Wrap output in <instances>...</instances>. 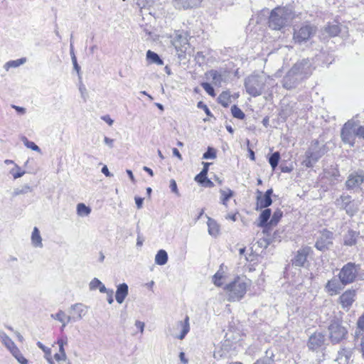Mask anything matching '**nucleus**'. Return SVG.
I'll return each instance as SVG.
<instances>
[{
	"mask_svg": "<svg viewBox=\"0 0 364 364\" xmlns=\"http://www.w3.org/2000/svg\"><path fill=\"white\" fill-rule=\"evenodd\" d=\"M333 232L323 229L320 232V235L315 243V247L319 251L324 252L331 248L333 245Z\"/></svg>",
	"mask_w": 364,
	"mask_h": 364,
	"instance_id": "obj_9",
	"label": "nucleus"
},
{
	"mask_svg": "<svg viewBox=\"0 0 364 364\" xmlns=\"http://www.w3.org/2000/svg\"><path fill=\"white\" fill-rule=\"evenodd\" d=\"M31 242L34 247H42V238L40 234V231L38 228L35 227L33 228L32 235H31Z\"/></svg>",
	"mask_w": 364,
	"mask_h": 364,
	"instance_id": "obj_29",
	"label": "nucleus"
},
{
	"mask_svg": "<svg viewBox=\"0 0 364 364\" xmlns=\"http://www.w3.org/2000/svg\"><path fill=\"white\" fill-rule=\"evenodd\" d=\"M146 59L151 63H155L159 65H162L164 64V61L161 59L159 55L150 50L146 52Z\"/></svg>",
	"mask_w": 364,
	"mask_h": 364,
	"instance_id": "obj_32",
	"label": "nucleus"
},
{
	"mask_svg": "<svg viewBox=\"0 0 364 364\" xmlns=\"http://www.w3.org/2000/svg\"><path fill=\"white\" fill-rule=\"evenodd\" d=\"M169 187L171 188V192H173V193H175L178 196H180L179 192H178V187H177L176 182V181L174 179H171L170 180Z\"/></svg>",
	"mask_w": 364,
	"mask_h": 364,
	"instance_id": "obj_54",
	"label": "nucleus"
},
{
	"mask_svg": "<svg viewBox=\"0 0 364 364\" xmlns=\"http://www.w3.org/2000/svg\"><path fill=\"white\" fill-rule=\"evenodd\" d=\"M296 68H291V70L284 77L282 80L283 87L287 90L295 87L302 79L295 74Z\"/></svg>",
	"mask_w": 364,
	"mask_h": 364,
	"instance_id": "obj_13",
	"label": "nucleus"
},
{
	"mask_svg": "<svg viewBox=\"0 0 364 364\" xmlns=\"http://www.w3.org/2000/svg\"><path fill=\"white\" fill-rule=\"evenodd\" d=\"M206 178H207V175H205L204 173L203 174V173L200 172L198 174H197L195 176L194 179L197 183H198L199 184H200L202 186Z\"/></svg>",
	"mask_w": 364,
	"mask_h": 364,
	"instance_id": "obj_55",
	"label": "nucleus"
},
{
	"mask_svg": "<svg viewBox=\"0 0 364 364\" xmlns=\"http://www.w3.org/2000/svg\"><path fill=\"white\" fill-rule=\"evenodd\" d=\"M325 341V337L321 333H315L309 337L308 346L311 350H315L321 347Z\"/></svg>",
	"mask_w": 364,
	"mask_h": 364,
	"instance_id": "obj_17",
	"label": "nucleus"
},
{
	"mask_svg": "<svg viewBox=\"0 0 364 364\" xmlns=\"http://www.w3.org/2000/svg\"><path fill=\"white\" fill-rule=\"evenodd\" d=\"M293 41L294 43L301 45L311 39L317 31V27L311 23H306L300 26L293 28Z\"/></svg>",
	"mask_w": 364,
	"mask_h": 364,
	"instance_id": "obj_4",
	"label": "nucleus"
},
{
	"mask_svg": "<svg viewBox=\"0 0 364 364\" xmlns=\"http://www.w3.org/2000/svg\"><path fill=\"white\" fill-rule=\"evenodd\" d=\"M26 62V58H20L15 60H10L7 62L4 68L8 71L11 68H17L21 65H23Z\"/></svg>",
	"mask_w": 364,
	"mask_h": 364,
	"instance_id": "obj_40",
	"label": "nucleus"
},
{
	"mask_svg": "<svg viewBox=\"0 0 364 364\" xmlns=\"http://www.w3.org/2000/svg\"><path fill=\"white\" fill-rule=\"evenodd\" d=\"M197 107L198 108H200V109H203V110H204V112H205V114L208 115V116H211V112L209 109V108L208 107V106L206 105H205L203 102H199L197 105Z\"/></svg>",
	"mask_w": 364,
	"mask_h": 364,
	"instance_id": "obj_57",
	"label": "nucleus"
},
{
	"mask_svg": "<svg viewBox=\"0 0 364 364\" xmlns=\"http://www.w3.org/2000/svg\"><path fill=\"white\" fill-rule=\"evenodd\" d=\"M168 262V254L164 250L158 251L155 256V263L158 265H164Z\"/></svg>",
	"mask_w": 364,
	"mask_h": 364,
	"instance_id": "obj_31",
	"label": "nucleus"
},
{
	"mask_svg": "<svg viewBox=\"0 0 364 364\" xmlns=\"http://www.w3.org/2000/svg\"><path fill=\"white\" fill-rule=\"evenodd\" d=\"M206 77L211 80L215 86H220L223 80L222 75L216 70H210L205 73Z\"/></svg>",
	"mask_w": 364,
	"mask_h": 364,
	"instance_id": "obj_23",
	"label": "nucleus"
},
{
	"mask_svg": "<svg viewBox=\"0 0 364 364\" xmlns=\"http://www.w3.org/2000/svg\"><path fill=\"white\" fill-rule=\"evenodd\" d=\"M37 346H38L39 348H41L43 350V352L45 353V358L51 355V349L50 348L45 346L40 341L37 343Z\"/></svg>",
	"mask_w": 364,
	"mask_h": 364,
	"instance_id": "obj_52",
	"label": "nucleus"
},
{
	"mask_svg": "<svg viewBox=\"0 0 364 364\" xmlns=\"http://www.w3.org/2000/svg\"><path fill=\"white\" fill-rule=\"evenodd\" d=\"M178 326L181 328V332L175 337L178 339L183 340L190 331L189 317L186 316L184 321H178Z\"/></svg>",
	"mask_w": 364,
	"mask_h": 364,
	"instance_id": "obj_24",
	"label": "nucleus"
},
{
	"mask_svg": "<svg viewBox=\"0 0 364 364\" xmlns=\"http://www.w3.org/2000/svg\"><path fill=\"white\" fill-rule=\"evenodd\" d=\"M202 87L205 90V91L212 97L215 96V90L211 84L208 82H203L201 83Z\"/></svg>",
	"mask_w": 364,
	"mask_h": 364,
	"instance_id": "obj_50",
	"label": "nucleus"
},
{
	"mask_svg": "<svg viewBox=\"0 0 364 364\" xmlns=\"http://www.w3.org/2000/svg\"><path fill=\"white\" fill-rule=\"evenodd\" d=\"M355 130L356 136L364 139V126H358L355 123Z\"/></svg>",
	"mask_w": 364,
	"mask_h": 364,
	"instance_id": "obj_53",
	"label": "nucleus"
},
{
	"mask_svg": "<svg viewBox=\"0 0 364 364\" xmlns=\"http://www.w3.org/2000/svg\"><path fill=\"white\" fill-rule=\"evenodd\" d=\"M87 306L82 304L77 303L72 305L70 309L76 314V320H80L87 313Z\"/></svg>",
	"mask_w": 364,
	"mask_h": 364,
	"instance_id": "obj_27",
	"label": "nucleus"
},
{
	"mask_svg": "<svg viewBox=\"0 0 364 364\" xmlns=\"http://www.w3.org/2000/svg\"><path fill=\"white\" fill-rule=\"evenodd\" d=\"M312 252L311 247L305 246L299 249L292 260V264L296 267H304L307 261V257Z\"/></svg>",
	"mask_w": 364,
	"mask_h": 364,
	"instance_id": "obj_14",
	"label": "nucleus"
},
{
	"mask_svg": "<svg viewBox=\"0 0 364 364\" xmlns=\"http://www.w3.org/2000/svg\"><path fill=\"white\" fill-rule=\"evenodd\" d=\"M13 356L18 360V362L21 364H28V360L24 356L22 355L19 349L16 347V345L12 346L9 349Z\"/></svg>",
	"mask_w": 364,
	"mask_h": 364,
	"instance_id": "obj_28",
	"label": "nucleus"
},
{
	"mask_svg": "<svg viewBox=\"0 0 364 364\" xmlns=\"http://www.w3.org/2000/svg\"><path fill=\"white\" fill-rule=\"evenodd\" d=\"M266 80L260 75H250L245 79V87L247 92L252 97L262 95L265 87Z\"/></svg>",
	"mask_w": 364,
	"mask_h": 364,
	"instance_id": "obj_6",
	"label": "nucleus"
},
{
	"mask_svg": "<svg viewBox=\"0 0 364 364\" xmlns=\"http://www.w3.org/2000/svg\"><path fill=\"white\" fill-rule=\"evenodd\" d=\"M363 183L364 171L359 169L358 171H353L348 175L345 185L348 190H354L359 188Z\"/></svg>",
	"mask_w": 364,
	"mask_h": 364,
	"instance_id": "obj_11",
	"label": "nucleus"
},
{
	"mask_svg": "<svg viewBox=\"0 0 364 364\" xmlns=\"http://www.w3.org/2000/svg\"><path fill=\"white\" fill-rule=\"evenodd\" d=\"M231 112L232 116L237 119H243L245 117L244 112L237 105H233L231 107Z\"/></svg>",
	"mask_w": 364,
	"mask_h": 364,
	"instance_id": "obj_47",
	"label": "nucleus"
},
{
	"mask_svg": "<svg viewBox=\"0 0 364 364\" xmlns=\"http://www.w3.org/2000/svg\"><path fill=\"white\" fill-rule=\"evenodd\" d=\"M355 122L348 120L346 122L341 129V138L344 144H348L350 147H353L355 143Z\"/></svg>",
	"mask_w": 364,
	"mask_h": 364,
	"instance_id": "obj_8",
	"label": "nucleus"
},
{
	"mask_svg": "<svg viewBox=\"0 0 364 364\" xmlns=\"http://www.w3.org/2000/svg\"><path fill=\"white\" fill-rule=\"evenodd\" d=\"M144 198L141 197H135V203L138 209H141L143 205Z\"/></svg>",
	"mask_w": 364,
	"mask_h": 364,
	"instance_id": "obj_61",
	"label": "nucleus"
},
{
	"mask_svg": "<svg viewBox=\"0 0 364 364\" xmlns=\"http://www.w3.org/2000/svg\"><path fill=\"white\" fill-rule=\"evenodd\" d=\"M207 218H208L207 225L208 227V233L210 235L215 237L219 232V230H220L219 225L215 220L212 219L210 217H207Z\"/></svg>",
	"mask_w": 364,
	"mask_h": 364,
	"instance_id": "obj_30",
	"label": "nucleus"
},
{
	"mask_svg": "<svg viewBox=\"0 0 364 364\" xmlns=\"http://www.w3.org/2000/svg\"><path fill=\"white\" fill-rule=\"evenodd\" d=\"M72 63H73V68H74V69H75L77 73H79V72H80V67L79 66V65H78V63H77L76 56H72Z\"/></svg>",
	"mask_w": 364,
	"mask_h": 364,
	"instance_id": "obj_60",
	"label": "nucleus"
},
{
	"mask_svg": "<svg viewBox=\"0 0 364 364\" xmlns=\"http://www.w3.org/2000/svg\"><path fill=\"white\" fill-rule=\"evenodd\" d=\"M220 193L221 195V203L224 205H227V201L233 196V191L230 188H227L226 190H220Z\"/></svg>",
	"mask_w": 364,
	"mask_h": 364,
	"instance_id": "obj_37",
	"label": "nucleus"
},
{
	"mask_svg": "<svg viewBox=\"0 0 364 364\" xmlns=\"http://www.w3.org/2000/svg\"><path fill=\"white\" fill-rule=\"evenodd\" d=\"M218 102L225 107H228L230 102L229 93L223 92L218 97Z\"/></svg>",
	"mask_w": 364,
	"mask_h": 364,
	"instance_id": "obj_43",
	"label": "nucleus"
},
{
	"mask_svg": "<svg viewBox=\"0 0 364 364\" xmlns=\"http://www.w3.org/2000/svg\"><path fill=\"white\" fill-rule=\"evenodd\" d=\"M345 287L341 279L334 277L327 282L325 290L329 295L333 296L340 294Z\"/></svg>",
	"mask_w": 364,
	"mask_h": 364,
	"instance_id": "obj_12",
	"label": "nucleus"
},
{
	"mask_svg": "<svg viewBox=\"0 0 364 364\" xmlns=\"http://www.w3.org/2000/svg\"><path fill=\"white\" fill-rule=\"evenodd\" d=\"M249 285L246 277H236L232 282L225 287V290L228 293V300L235 302L242 299L245 295Z\"/></svg>",
	"mask_w": 364,
	"mask_h": 364,
	"instance_id": "obj_2",
	"label": "nucleus"
},
{
	"mask_svg": "<svg viewBox=\"0 0 364 364\" xmlns=\"http://www.w3.org/2000/svg\"><path fill=\"white\" fill-rule=\"evenodd\" d=\"M104 142L106 145H107L109 148H112L114 145V140L112 139H109L107 136H105L104 138Z\"/></svg>",
	"mask_w": 364,
	"mask_h": 364,
	"instance_id": "obj_62",
	"label": "nucleus"
},
{
	"mask_svg": "<svg viewBox=\"0 0 364 364\" xmlns=\"http://www.w3.org/2000/svg\"><path fill=\"white\" fill-rule=\"evenodd\" d=\"M173 46L175 47L177 55L179 58L183 57L188 47V36L186 33L177 32L172 41Z\"/></svg>",
	"mask_w": 364,
	"mask_h": 364,
	"instance_id": "obj_10",
	"label": "nucleus"
},
{
	"mask_svg": "<svg viewBox=\"0 0 364 364\" xmlns=\"http://www.w3.org/2000/svg\"><path fill=\"white\" fill-rule=\"evenodd\" d=\"M272 203V200L270 197L262 196V193L259 191H257V209L258 208H266L271 205Z\"/></svg>",
	"mask_w": 364,
	"mask_h": 364,
	"instance_id": "obj_22",
	"label": "nucleus"
},
{
	"mask_svg": "<svg viewBox=\"0 0 364 364\" xmlns=\"http://www.w3.org/2000/svg\"><path fill=\"white\" fill-rule=\"evenodd\" d=\"M21 141L27 148L38 152L41 151V149L34 142L29 141L26 136H22Z\"/></svg>",
	"mask_w": 364,
	"mask_h": 364,
	"instance_id": "obj_46",
	"label": "nucleus"
},
{
	"mask_svg": "<svg viewBox=\"0 0 364 364\" xmlns=\"http://www.w3.org/2000/svg\"><path fill=\"white\" fill-rule=\"evenodd\" d=\"M25 171H22L21 168L17 165L14 164V167L11 169L10 173L13 176L14 179L21 178L25 174Z\"/></svg>",
	"mask_w": 364,
	"mask_h": 364,
	"instance_id": "obj_45",
	"label": "nucleus"
},
{
	"mask_svg": "<svg viewBox=\"0 0 364 364\" xmlns=\"http://www.w3.org/2000/svg\"><path fill=\"white\" fill-rule=\"evenodd\" d=\"M172 4L177 9H187L196 5L194 0H173Z\"/></svg>",
	"mask_w": 364,
	"mask_h": 364,
	"instance_id": "obj_26",
	"label": "nucleus"
},
{
	"mask_svg": "<svg viewBox=\"0 0 364 364\" xmlns=\"http://www.w3.org/2000/svg\"><path fill=\"white\" fill-rule=\"evenodd\" d=\"M359 269V264L349 262L344 264L341 269L338 277L341 279V282H343L344 285L350 284L355 281Z\"/></svg>",
	"mask_w": 364,
	"mask_h": 364,
	"instance_id": "obj_7",
	"label": "nucleus"
},
{
	"mask_svg": "<svg viewBox=\"0 0 364 364\" xmlns=\"http://www.w3.org/2000/svg\"><path fill=\"white\" fill-rule=\"evenodd\" d=\"M254 364H274V362L271 358L267 357L263 359L258 360Z\"/></svg>",
	"mask_w": 364,
	"mask_h": 364,
	"instance_id": "obj_56",
	"label": "nucleus"
},
{
	"mask_svg": "<svg viewBox=\"0 0 364 364\" xmlns=\"http://www.w3.org/2000/svg\"><path fill=\"white\" fill-rule=\"evenodd\" d=\"M11 107L21 114H24L26 113V109L24 107L16 106L14 105H12Z\"/></svg>",
	"mask_w": 364,
	"mask_h": 364,
	"instance_id": "obj_59",
	"label": "nucleus"
},
{
	"mask_svg": "<svg viewBox=\"0 0 364 364\" xmlns=\"http://www.w3.org/2000/svg\"><path fill=\"white\" fill-rule=\"evenodd\" d=\"M196 59L199 63H203L205 61V55L202 52H198L196 55Z\"/></svg>",
	"mask_w": 364,
	"mask_h": 364,
	"instance_id": "obj_58",
	"label": "nucleus"
},
{
	"mask_svg": "<svg viewBox=\"0 0 364 364\" xmlns=\"http://www.w3.org/2000/svg\"><path fill=\"white\" fill-rule=\"evenodd\" d=\"M202 186L206 188H212L214 186V183L213 181H211L210 179L207 178Z\"/></svg>",
	"mask_w": 364,
	"mask_h": 364,
	"instance_id": "obj_64",
	"label": "nucleus"
},
{
	"mask_svg": "<svg viewBox=\"0 0 364 364\" xmlns=\"http://www.w3.org/2000/svg\"><path fill=\"white\" fill-rule=\"evenodd\" d=\"M350 200L351 197L350 196H341L340 198L336 199L335 203L339 208L345 210Z\"/></svg>",
	"mask_w": 364,
	"mask_h": 364,
	"instance_id": "obj_35",
	"label": "nucleus"
},
{
	"mask_svg": "<svg viewBox=\"0 0 364 364\" xmlns=\"http://www.w3.org/2000/svg\"><path fill=\"white\" fill-rule=\"evenodd\" d=\"M272 211L269 208L264 209L260 214L259 217V223L258 224L259 227L264 228V232H266L269 229V223L268 220L270 219Z\"/></svg>",
	"mask_w": 364,
	"mask_h": 364,
	"instance_id": "obj_19",
	"label": "nucleus"
},
{
	"mask_svg": "<svg viewBox=\"0 0 364 364\" xmlns=\"http://www.w3.org/2000/svg\"><path fill=\"white\" fill-rule=\"evenodd\" d=\"M99 288L101 293L107 292V288L97 278H94L90 283V289L91 290Z\"/></svg>",
	"mask_w": 364,
	"mask_h": 364,
	"instance_id": "obj_34",
	"label": "nucleus"
},
{
	"mask_svg": "<svg viewBox=\"0 0 364 364\" xmlns=\"http://www.w3.org/2000/svg\"><path fill=\"white\" fill-rule=\"evenodd\" d=\"M279 159H280V154L278 151L274 152L269 157V163L272 170H274L277 168V166H278Z\"/></svg>",
	"mask_w": 364,
	"mask_h": 364,
	"instance_id": "obj_42",
	"label": "nucleus"
},
{
	"mask_svg": "<svg viewBox=\"0 0 364 364\" xmlns=\"http://www.w3.org/2000/svg\"><path fill=\"white\" fill-rule=\"evenodd\" d=\"M91 212V209L84 203H79L77 205V213L80 216H87Z\"/></svg>",
	"mask_w": 364,
	"mask_h": 364,
	"instance_id": "obj_44",
	"label": "nucleus"
},
{
	"mask_svg": "<svg viewBox=\"0 0 364 364\" xmlns=\"http://www.w3.org/2000/svg\"><path fill=\"white\" fill-rule=\"evenodd\" d=\"M328 331L329 338L333 343H338L348 333V330L343 326L341 319L336 316L331 319Z\"/></svg>",
	"mask_w": 364,
	"mask_h": 364,
	"instance_id": "obj_5",
	"label": "nucleus"
},
{
	"mask_svg": "<svg viewBox=\"0 0 364 364\" xmlns=\"http://www.w3.org/2000/svg\"><path fill=\"white\" fill-rule=\"evenodd\" d=\"M215 150L212 147H208V150L203 155V159H215Z\"/></svg>",
	"mask_w": 364,
	"mask_h": 364,
	"instance_id": "obj_51",
	"label": "nucleus"
},
{
	"mask_svg": "<svg viewBox=\"0 0 364 364\" xmlns=\"http://www.w3.org/2000/svg\"><path fill=\"white\" fill-rule=\"evenodd\" d=\"M31 191H32V188L30 186H28L27 184L23 185L21 187L15 188L12 193V196L14 197L18 196L19 195H23V194H26L29 192H31Z\"/></svg>",
	"mask_w": 364,
	"mask_h": 364,
	"instance_id": "obj_41",
	"label": "nucleus"
},
{
	"mask_svg": "<svg viewBox=\"0 0 364 364\" xmlns=\"http://www.w3.org/2000/svg\"><path fill=\"white\" fill-rule=\"evenodd\" d=\"M0 340L8 350L15 345L14 342L2 330H0Z\"/></svg>",
	"mask_w": 364,
	"mask_h": 364,
	"instance_id": "obj_36",
	"label": "nucleus"
},
{
	"mask_svg": "<svg viewBox=\"0 0 364 364\" xmlns=\"http://www.w3.org/2000/svg\"><path fill=\"white\" fill-rule=\"evenodd\" d=\"M295 17L294 11L289 6H278L272 10L269 16V26L276 31H281L288 26Z\"/></svg>",
	"mask_w": 364,
	"mask_h": 364,
	"instance_id": "obj_1",
	"label": "nucleus"
},
{
	"mask_svg": "<svg viewBox=\"0 0 364 364\" xmlns=\"http://www.w3.org/2000/svg\"><path fill=\"white\" fill-rule=\"evenodd\" d=\"M282 217V211L280 210H277L273 213V215L272 216L270 220H269V225L273 226L276 225L279 221L280 220L281 218Z\"/></svg>",
	"mask_w": 364,
	"mask_h": 364,
	"instance_id": "obj_48",
	"label": "nucleus"
},
{
	"mask_svg": "<svg viewBox=\"0 0 364 364\" xmlns=\"http://www.w3.org/2000/svg\"><path fill=\"white\" fill-rule=\"evenodd\" d=\"M129 287L126 283L120 284L117 286L115 299L119 304L123 303L125 298L128 295Z\"/></svg>",
	"mask_w": 364,
	"mask_h": 364,
	"instance_id": "obj_20",
	"label": "nucleus"
},
{
	"mask_svg": "<svg viewBox=\"0 0 364 364\" xmlns=\"http://www.w3.org/2000/svg\"><path fill=\"white\" fill-rule=\"evenodd\" d=\"M223 265H220V269L214 274L213 277V283L217 287H221L223 283L221 282V279L224 277V272L223 271Z\"/></svg>",
	"mask_w": 364,
	"mask_h": 364,
	"instance_id": "obj_38",
	"label": "nucleus"
},
{
	"mask_svg": "<svg viewBox=\"0 0 364 364\" xmlns=\"http://www.w3.org/2000/svg\"><path fill=\"white\" fill-rule=\"evenodd\" d=\"M346 213L350 215L353 216L354 215L358 210V205L355 202V200H350L349 203H348V205L345 208Z\"/></svg>",
	"mask_w": 364,
	"mask_h": 364,
	"instance_id": "obj_39",
	"label": "nucleus"
},
{
	"mask_svg": "<svg viewBox=\"0 0 364 364\" xmlns=\"http://www.w3.org/2000/svg\"><path fill=\"white\" fill-rule=\"evenodd\" d=\"M295 74L302 80L311 74V63L308 59H303L294 64L292 68H296Z\"/></svg>",
	"mask_w": 364,
	"mask_h": 364,
	"instance_id": "obj_15",
	"label": "nucleus"
},
{
	"mask_svg": "<svg viewBox=\"0 0 364 364\" xmlns=\"http://www.w3.org/2000/svg\"><path fill=\"white\" fill-rule=\"evenodd\" d=\"M341 31V25L338 23H328L323 28V32L327 33L328 37L337 36Z\"/></svg>",
	"mask_w": 364,
	"mask_h": 364,
	"instance_id": "obj_21",
	"label": "nucleus"
},
{
	"mask_svg": "<svg viewBox=\"0 0 364 364\" xmlns=\"http://www.w3.org/2000/svg\"><path fill=\"white\" fill-rule=\"evenodd\" d=\"M354 348H342L338 352V357L336 360L343 364H348L350 361L353 360V355Z\"/></svg>",
	"mask_w": 364,
	"mask_h": 364,
	"instance_id": "obj_18",
	"label": "nucleus"
},
{
	"mask_svg": "<svg viewBox=\"0 0 364 364\" xmlns=\"http://www.w3.org/2000/svg\"><path fill=\"white\" fill-rule=\"evenodd\" d=\"M51 317L62 323V329L66 326V323L65 321V314L64 311L60 310L57 314H51Z\"/></svg>",
	"mask_w": 364,
	"mask_h": 364,
	"instance_id": "obj_49",
	"label": "nucleus"
},
{
	"mask_svg": "<svg viewBox=\"0 0 364 364\" xmlns=\"http://www.w3.org/2000/svg\"><path fill=\"white\" fill-rule=\"evenodd\" d=\"M356 324L357 328L355 331V338L358 339L364 333V314L358 318Z\"/></svg>",
	"mask_w": 364,
	"mask_h": 364,
	"instance_id": "obj_33",
	"label": "nucleus"
},
{
	"mask_svg": "<svg viewBox=\"0 0 364 364\" xmlns=\"http://www.w3.org/2000/svg\"><path fill=\"white\" fill-rule=\"evenodd\" d=\"M326 152L327 148L324 144L314 140L305 152L301 164L306 168H311Z\"/></svg>",
	"mask_w": 364,
	"mask_h": 364,
	"instance_id": "obj_3",
	"label": "nucleus"
},
{
	"mask_svg": "<svg viewBox=\"0 0 364 364\" xmlns=\"http://www.w3.org/2000/svg\"><path fill=\"white\" fill-rule=\"evenodd\" d=\"M355 291L348 289L344 291L339 297L340 304L343 309H348L355 301Z\"/></svg>",
	"mask_w": 364,
	"mask_h": 364,
	"instance_id": "obj_16",
	"label": "nucleus"
},
{
	"mask_svg": "<svg viewBox=\"0 0 364 364\" xmlns=\"http://www.w3.org/2000/svg\"><path fill=\"white\" fill-rule=\"evenodd\" d=\"M359 232H356L352 230L348 231L344 235L343 244L346 246H353L355 245L357 237L359 235Z\"/></svg>",
	"mask_w": 364,
	"mask_h": 364,
	"instance_id": "obj_25",
	"label": "nucleus"
},
{
	"mask_svg": "<svg viewBox=\"0 0 364 364\" xmlns=\"http://www.w3.org/2000/svg\"><path fill=\"white\" fill-rule=\"evenodd\" d=\"M135 326L140 330V332L142 333L144 332L145 324L144 322L140 321H136L135 322Z\"/></svg>",
	"mask_w": 364,
	"mask_h": 364,
	"instance_id": "obj_63",
	"label": "nucleus"
}]
</instances>
